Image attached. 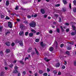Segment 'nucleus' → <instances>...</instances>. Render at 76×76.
Returning a JSON list of instances; mask_svg holds the SVG:
<instances>
[{
    "instance_id": "nucleus-55",
    "label": "nucleus",
    "mask_w": 76,
    "mask_h": 76,
    "mask_svg": "<svg viewBox=\"0 0 76 76\" xmlns=\"http://www.w3.org/2000/svg\"><path fill=\"white\" fill-rule=\"evenodd\" d=\"M47 16H48V15H45L44 16V18H47Z\"/></svg>"
},
{
    "instance_id": "nucleus-13",
    "label": "nucleus",
    "mask_w": 76,
    "mask_h": 76,
    "mask_svg": "<svg viewBox=\"0 0 76 76\" xmlns=\"http://www.w3.org/2000/svg\"><path fill=\"white\" fill-rule=\"evenodd\" d=\"M29 36L30 37H33V35H34V34L32 33H30L29 34Z\"/></svg>"
},
{
    "instance_id": "nucleus-22",
    "label": "nucleus",
    "mask_w": 76,
    "mask_h": 76,
    "mask_svg": "<svg viewBox=\"0 0 76 76\" xmlns=\"http://www.w3.org/2000/svg\"><path fill=\"white\" fill-rule=\"evenodd\" d=\"M60 28L62 32H64V30L63 29V27L62 26H60Z\"/></svg>"
},
{
    "instance_id": "nucleus-57",
    "label": "nucleus",
    "mask_w": 76,
    "mask_h": 76,
    "mask_svg": "<svg viewBox=\"0 0 76 76\" xmlns=\"http://www.w3.org/2000/svg\"><path fill=\"white\" fill-rule=\"evenodd\" d=\"M26 60H29V58L28 57H26L25 59V61H26Z\"/></svg>"
},
{
    "instance_id": "nucleus-10",
    "label": "nucleus",
    "mask_w": 76,
    "mask_h": 76,
    "mask_svg": "<svg viewBox=\"0 0 76 76\" xmlns=\"http://www.w3.org/2000/svg\"><path fill=\"white\" fill-rule=\"evenodd\" d=\"M62 11L63 12H66V8L65 7H64L62 9Z\"/></svg>"
},
{
    "instance_id": "nucleus-8",
    "label": "nucleus",
    "mask_w": 76,
    "mask_h": 76,
    "mask_svg": "<svg viewBox=\"0 0 76 76\" xmlns=\"http://www.w3.org/2000/svg\"><path fill=\"white\" fill-rule=\"evenodd\" d=\"M34 50H35V51L37 54L38 56H39V53L38 52V50H37V49H36V48H34Z\"/></svg>"
},
{
    "instance_id": "nucleus-47",
    "label": "nucleus",
    "mask_w": 76,
    "mask_h": 76,
    "mask_svg": "<svg viewBox=\"0 0 76 76\" xmlns=\"http://www.w3.org/2000/svg\"><path fill=\"white\" fill-rule=\"evenodd\" d=\"M63 46H64V44H61L60 47H61V48H62V47H63Z\"/></svg>"
},
{
    "instance_id": "nucleus-45",
    "label": "nucleus",
    "mask_w": 76,
    "mask_h": 76,
    "mask_svg": "<svg viewBox=\"0 0 76 76\" xmlns=\"http://www.w3.org/2000/svg\"><path fill=\"white\" fill-rule=\"evenodd\" d=\"M18 67L15 66L14 67V69H15V70H18Z\"/></svg>"
},
{
    "instance_id": "nucleus-36",
    "label": "nucleus",
    "mask_w": 76,
    "mask_h": 76,
    "mask_svg": "<svg viewBox=\"0 0 76 76\" xmlns=\"http://www.w3.org/2000/svg\"><path fill=\"white\" fill-rule=\"evenodd\" d=\"M43 75L44 76H47V75H48V74L47 73H45L43 74Z\"/></svg>"
},
{
    "instance_id": "nucleus-27",
    "label": "nucleus",
    "mask_w": 76,
    "mask_h": 76,
    "mask_svg": "<svg viewBox=\"0 0 76 76\" xmlns=\"http://www.w3.org/2000/svg\"><path fill=\"white\" fill-rule=\"evenodd\" d=\"M43 71H42V70H39V73L40 74H42L43 73Z\"/></svg>"
},
{
    "instance_id": "nucleus-25",
    "label": "nucleus",
    "mask_w": 76,
    "mask_h": 76,
    "mask_svg": "<svg viewBox=\"0 0 76 76\" xmlns=\"http://www.w3.org/2000/svg\"><path fill=\"white\" fill-rule=\"evenodd\" d=\"M23 23H25V24H26V25H27L28 23V21L26 20L24 21H23Z\"/></svg>"
},
{
    "instance_id": "nucleus-53",
    "label": "nucleus",
    "mask_w": 76,
    "mask_h": 76,
    "mask_svg": "<svg viewBox=\"0 0 76 76\" xmlns=\"http://www.w3.org/2000/svg\"><path fill=\"white\" fill-rule=\"evenodd\" d=\"M61 72L59 71L58 72V75H61Z\"/></svg>"
},
{
    "instance_id": "nucleus-2",
    "label": "nucleus",
    "mask_w": 76,
    "mask_h": 76,
    "mask_svg": "<svg viewBox=\"0 0 76 76\" xmlns=\"http://www.w3.org/2000/svg\"><path fill=\"white\" fill-rule=\"evenodd\" d=\"M8 26L10 28H12V26H13L12 25V22H8Z\"/></svg>"
},
{
    "instance_id": "nucleus-42",
    "label": "nucleus",
    "mask_w": 76,
    "mask_h": 76,
    "mask_svg": "<svg viewBox=\"0 0 76 76\" xmlns=\"http://www.w3.org/2000/svg\"><path fill=\"white\" fill-rule=\"evenodd\" d=\"M54 16L55 17H56V18H58V16H59L58 15V14H54Z\"/></svg>"
},
{
    "instance_id": "nucleus-37",
    "label": "nucleus",
    "mask_w": 76,
    "mask_h": 76,
    "mask_svg": "<svg viewBox=\"0 0 76 76\" xmlns=\"http://www.w3.org/2000/svg\"><path fill=\"white\" fill-rule=\"evenodd\" d=\"M65 68H66V66L64 65L62 66L61 68L62 69H65Z\"/></svg>"
},
{
    "instance_id": "nucleus-52",
    "label": "nucleus",
    "mask_w": 76,
    "mask_h": 76,
    "mask_svg": "<svg viewBox=\"0 0 76 76\" xmlns=\"http://www.w3.org/2000/svg\"><path fill=\"white\" fill-rule=\"evenodd\" d=\"M1 76H3L4 75V72H1Z\"/></svg>"
},
{
    "instance_id": "nucleus-16",
    "label": "nucleus",
    "mask_w": 76,
    "mask_h": 76,
    "mask_svg": "<svg viewBox=\"0 0 76 76\" xmlns=\"http://www.w3.org/2000/svg\"><path fill=\"white\" fill-rule=\"evenodd\" d=\"M54 50V48L53 47H51L49 48V50L50 51H53Z\"/></svg>"
},
{
    "instance_id": "nucleus-41",
    "label": "nucleus",
    "mask_w": 76,
    "mask_h": 76,
    "mask_svg": "<svg viewBox=\"0 0 76 76\" xmlns=\"http://www.w3.org/2000/svg\"><path fill=\"white\" fill-rule=\"evenodd\" d=\"M73 3L74 4V5L76 6V1L75 0L73 1Z\"/></svg>"
},
{
    "instance_id": "nucleus-23",
    "label": "nucleus",
    "mask_w": 76,
    "mask_h": 76,
    "mask_svg": "<svg viewBox=\"0 0 76 76\" xmlns=\"http://www.w3.org/2000/svg\"><path fill=\"white\" fill-rule=\"evenodd\" d=\"M72 11L74 12H76V7H74L73 8Z\"/></svg>"
},
{
    "instance_id": "nucleus-50",
    "label": "nucleus",
    "mask_w": 76,
    "mask_h": 76,
    "mask_svg": "<svg viewBox=\"0 0 76 76\" xmlns=\"http://www.w3.org/2000/svg\"><path fill=\"white\" fill-rule=\"evenodd\" d=\"M71 35H75V33H74V32H72L71 33Z\"/></svg>"
},
{
    "instance_id": "nucleus-60",
    "label": "nucleus",
    "mask_w": 76,
    "mask_h": 76,
    "mask_svg": "<svg viewBox=\"0 0 76 76\" xmlns=\"http://www.w3.org/2000/svg\"><path fill=\"white\" fill-rule=\"evenodd\" d=\"M65 25L67 26H69V24L68 23H65Z\"/></svg>"
},
{
    "instance_id": "nucleus-39",
    "label": "nucleus",
    "mask_w": 76,
    "mask_h": 76,
    "mask_svg": "<svg viewBox=\"0 0 76 76\" xmlns=\"http://www.w3.org/2000/svg\"><path fill=\"white\" fill-rule=\"evenodd\" d=\"M60 6V4H58L55 5L56 7H59Z\"/></svg>"
},
{
    "instance_id": "nucleus-46",
    "label": "nucleus",
    "mask_w": 76,
    "mask_h": 76,
    "mask_svg": "<svg viewBox=\"0 0 76 76\" xmlns=\"http://www.w3.org/2000/svg\"><path fill=\"white\" fill-rule=\"evenodd\" d=\"M23 75H26V71H24L23 72Z\"/></svg>"
},
{
    "instance_id": "nucleus-14",
    "label": "nucleus",
    "mask_w": 76,
    "mask_h": 76,
    "mask_svg": "<svg viewBox=\"0 0 76 76\" xmlns=\"http://www.w3.org/2000/svg\"><path fill=\"white\" fill-rule=\"evenodd\" d=\"M14 73H18V71L17 69H15L13 71Z\"/></svg>"
},
{
    "instance_id": "nucleus-56",
    "label": "nucleus",
    "mask_w": 76,
    "mask_h": 76,
    "mask_svg": "<svg viewBox=\"0 0 76 76\" xmlns=\"http://www.w3.org/2000/svg\"><path fill=\"white\" fill-rule=\"evenodd\" d=\"M69 7L70 9H72V5L71 4H69Z\"/></svg>"
},
{
    "instance_id": "nucleus-49",
    "label": "nucleus",
    "mask_w": 76,
    "mask_h": 76,
    "mask_svg": "<svg viewBox=\"0 0 76 76\" xmlns=\"http://www.w3.org/2000/svg\"><path fill=\"white\" fill-rule=\"evenodd\" d=\"M0 54L1 55V56L3 55V51H1L0 52Z\"/></svg>"
},
{
    "instance_id": "nucleus-63",
    "label": "nucleus",
    "mask_w": 76,
    "mask_h": 76,
    "mask_svg": "<svg viewBox=\"0 0 76 76\" xmlns=\"http://www.w3.org/2000/svg\"><path fill=\"white\" fill-rule=\"evenodd\" d=\"M37 16H38V15L37 14H35L34 15V18H36V17H37Z\"/></svg>"
},
{
    "instance_id": "nucleus-26",
    "label": "nucleus",
    "mask_w": 76,
    "mask_h": 76,
    "mask_svg": "<svg viewBox=\"0 0 76 76\" xmlns=\"http://www.w3.org/2000/svg\"><path fill=\"white\" fill-rule=\"evenodd\" d=\"M6 6H9V1H7L6 2Z\"/></svg>"
},
{
    "instance_id": "nucleus-44",
    "label": "nucleus",
    "mask_w": 76,
    "mask_h": 76,
    "mask_svg": "<svg viewBox=\"0 0 76 76\" xmlns=\"http://www.w3.org/2000/svg\"><path fill=\"white\" fill-rule=\"evenodd\" d=\"M15 10H18V6H16L15 8Z\"/></svg>"
},
{
    "instance_id": "nucleus-28",
    "label": "nucleus",
    "mask_w": 76,
    "mask_h": 76,
    "mask_svg": "<svg viewBox=\"0 0 76 76\" xmlns=\"http://www.w3.org/2000/svg\"><path fill=\"white\" fill-rule=\"evenodd\" d=\"M3 28V27L2 26H0V32L2 31V29Z\"/></svg>"
},
{
    "instance_id": "nucleus-15",
    "label": "nucleus",
    "mask_w": 76,
    "mask_h": 76,
    "mask_svg": "<svg viewBox=\"0 0 76 76\" xmlns=\"http://www.w3.org/2000/svg\"><path fill=\"white\" fill-rule=\"evenodd\" d=\"M6 53H9L10 52V50L9 49H7L6 50Z\"/></svg>"
},
{
    "instance_id": "nucleus-6",
    "label": "nucleus",
    "mask_w": 76,
    "mask_h": 76,
    "mask_svg": "<svg viewBox=\"0 0 76 76\" xmlns=\"http://www.w3.org/2000/svg\"><path fill=\"white\" fill-rule=\"evenodd\" d=\"M40 44L42 47H44V46H45V45H46V44H44V43L42 42H40Z\"/></svg>"
},
{
    "instance_id": "nucleus-17",
    "label": "nucleus",
    "mask_w": 76,
    "mask_h": 76,
    "mask_svg": "<svg viewBox=\"0 0 76 76\" xmlns=\"http://www.w3.org/2000/svg\"><path fill=\"white\" fill-rule=\"evenodd\" d=\"M66 54H67L68 56H70V52L69 51H66Z\"/></svg>"
},
{
    "instance_id": "nucleus-64",
    "label": "nucleus",
    "mask_w": 76,
    "mask_h": 76,
    "mask_svg": "<svg viewBox=\"0 0 76 76\" xmlns=\"http://www.w3.org/2000/svg\"><path fill=\"white\" fill-rule=\"evenodd\" d=\"M21 75L20 74V73H18V76H20Z\"/></svg>"
},
{
    "instance_id": "nucleus-35",
    "label": "nucleus",
    "mask_w": 76,
    "mask_h": 76,
    "mask_svg": "<svg viewBox=\"0 0 76 76\" xmlns=\"http://www.w3.org/2000/svg\"><path fill=\"white\" fill-rule=\"evenodd\" d=\"M53 73H54V74H55V75H56V74H57V71L55 70H54L53 71Z\"/></svg>"
},
{
    "instance_id": "nucleus-62",
    "label": "nucleus",
    "mask_w": 76,
    "mask_h": 76,
    "mask_svg": "<svg viewBox=\"0 0 76 76\" xmlns=\"http://www.w3.org/2000/svg\"><path fill=\"white\" fill-rule=\"evenodd\" d=\"M47 71L48 72H50V69L48 68L47 69Z\"/></svg>"
},
{
    "instance_id": "nucleus-1",
    "label": "nucleus",
    "mask_w": 76,
    "mask_h": 76,
    "mask_svg": "<svg viewBox=\"0 0 76 76\" xmlns=\"http://www.w3.org/2000/svg\"><path fill=\"white\" fill-rule=\"evenodd\" d=\"M36 25V22L34 21H32L29 24V25L32 28H35Z\"/></svg>"
},
{
    "instance_id": "nucleus-9",
    "label": "nucleus",
    "mask_w": 76,
    "mask_h": 76,
    "mask_svg": "<svg viewBox=\"0 0 76 76\" xmlns=\"http://www.w3.org/2000/svg\"><path fill=\"white\" fill-rule=\"evenodd\" d=\"M32 48L31 47H30L28 50V53H30L31 52V51H32Z\"/></svg>"
},
{
    "instance_id": "nucleus-51",
    "label": "nucleus",
    "mask_w": 76,
    "mask_h": 76,
    "mask_svg": "<svg viewBox=\"0 0 76 76\" xmlns=\"http://www.w3.org/2000/svg\"><path fill=\"white\" fill-rule=\"evenodd\" d=\"M69 28H67V29H66V32H69Z\"/></svg>"
},
{
    "instance_id": "nucleus-59",
    "label": "nucleus",
    "mask_w": 76,
    "mask_h": 76,
    "mask_svg": "<svg viewBox=\"0 0 76 76\" xmlns=\"http://www.w3.org/2000/svg\"><path fill=\"white\" fill-rule=\"evenodd\" d=\"M11 15H12V16H15V15H16V14L15 13H12L11 14Z\"/></svg>"
},
{
    "instance_id": "nucleus-33",
    "label": "nucleus",
    "mask_w": 76,
    "mask_h": 76,
    "mask_svg": "<svg viewBox=\"0 0 76 76\" xmlns=\"http://www.w3.org/2000/svg\"><path fill=\"white\" fill-rule=\"evenodd\" d=\"M19 62L20 63H21V64H24V62L22 61H20Z\"/></svg>"
},
{
    "instance_id": "nucleus-18",
    "label": "nucleus",
    "mask_w": 76,
    "mask_h": 76,
    "mask_svg": "<svg viewBox=\"0 0 76 76\" xmlns=\"http://www.w3.org/2000/svg\"><path fill=\"white\" fill-rule=\"evenodd\" d=\"M56 45L55 47V48L57 49L58 47V43H57V41H56Z\"/></svg>"
},
{
    "instance_id": "nucleus-12",
    "label": "nucleus",
    "mask_w": 76,
    "mask_h": 76,
    "mask_svg": "<svg viewBox=\"0 0 76 76\" xmlns=\"http://www.w3.org/2000/svg\"><path fill=\"white\" fill-rule=\"evenodd\" d=\"M60 66V64L59 63H57L56 65V67H59Z\"/></svg>"
},
{
    "instance_id": "nucleus-24",
    "label": "nucleus",
    "mask_w": 76,
    "mask_h": 76,
    "mask_svg": "<svg viewBox=\"0 0 76 76\" xmlns=\"http://www.w3.org/2000/svg\"><path fill=\"white\" fill-rule=\"evenodd\" d=\"M44 60L45 61H47V62H48L50 61V59H47V58H44Z\"/></svg>"
},
{
    "instance_id": "nucleus-5",
    "label": "nucleus",
    "mask_w": 76,
    "mask_h": 76,
    "mask_svg": "<svg viewBox=\"0 0 76 76\" xmlns=\"http://www.w3.org/2000/svg\"><path fill=\"white\" fill-rule=\"evenodd\" d=\"M24 34L23 31H20L19 33V35L20 36H22Z\"/></svg>"
},
{
    "instance_id": "nucleus-40",
    "label": "nucleus",
    "mask_w": 76,
    "mask_h": 76,
    "mask_svg": "<svg viewBox=\"0 0 76 76\" xmlns=\"http://www.w3.org/2000/svg\"><path fill=\"white\" fill-rule=\"evenodd\" d=\"M59 22H61L62 21H61V18L59 17Z\"/></svg>"
},
{
    "instance_id": "nucleus-3",
    "label": "nucleus",
    "mask_w": 76,
    "mask_h": 76,
    "mask_svg": "<svg viewBox=\"0 0 76 76\" xmlns=\"http://www.w3.org/2000/svg\"><path fill=\"white\" fill-rule=\"evenodd\" d=\"M17 43H19L20 45V46H23V42L22 41H18V40H17Z\"/></svg>"
},
{
    "instance_id": "nucleus-31",
    "label": "nucleus",
    "mask_w": 76,
    "mask_h": 76,
    "mask_svg": "<svg viewBox=\"0 0 76 76\" xmlns=\"http://www.w3.org/2000/svg\"><path fill=\"white\" fill-rule=\"evenodd\" d=\"M56 31L58 32V33H60V29L59 28H56Z\"/></svg>"
},
{
    "instance_id": "nucleus-54",
    "label": "nucleus",
    "mask_w": 76,
    "mask_h": 76,
    "mask_svg": "<svg viewBox=\"0 0 76 76\" xmlns=\"http://www.w3.org/2000/svg\"><path fill=\"white\" fill-rule=\"evenodd\" d=\"M10 67H11V68L13 67V65L12 64L10 65Z\"/></svg>"
},
{
    "instance_id": "nucleus-4",
    "label": "nucleus",
    "mask_w": 76,
    "mask_h": 76,
    "mask_svg": "<svg viewBox=\"0 0 76 76\" xmlns=\"http://www.w3.org/2000/svg\"><path fill=\"white\" fill-rule=\"evenodd\" d=\"M5 45L8 47H9L10 46V42H7L5 43Z\"/></svg>"
},
{
    "instance_id": "nucleus-20",
    "label": "nucleus",
    "mask_w": 76,
    "mask_h": 76,
    "mask_svg": "<svg viewBox=\"0 0 76 76\" xmlns=\"http://www.w3.org/2000/svg\"><path fill=\"white\" fill-rule=\"evenodd\" d=\"M20 26L21 29H23V28H24V25L23 24L20 25Z\"/></svg>"
},
{
    "instance_id": "nucleus-48",
    "label": "nucleus",
    "mask_w": 76,
    "mask_h": 76,
    "mask_svg": "<svg viewBox=\"0 0 76 76\" xmlns=\"http://www.w3.org/2000/svg\"><path fill=\"white\" fill-rule=\"evenodd\" d=\"M21 9H22V10H26V9H25L23 8V7H21Z\"/></svg>"
},
{
    "instance_id": "nucleus-43",
    "label": "nucleus",
    "mask_w": 76,
    "mask_h": 76,
    "mask_svg": "<svg viewBox=\"0 0 76 76\" xmlns=\"http://www.w3.org/2000/svg\"><path fill=\"white\" fill-rule=\"evenodd\" d=\"M27 18L28 19H31V16L29 15H28L27 16Z\"/></svg>"
},
{
    "instance_id": "nucleus-61",
    "label": "nucleus",
    "mask_w": 76,
    "mask_h": 76,
    "mask_svg": "<svg viewBox=\"0 0 76 76\" xmlns=\"http://www.w3.org/2000/svg\"><path fill=\"white\" fill-rule=\"evenodd\" d=\"M74 64L75 66H76V60H75V61H74Z\"/></svg>"
},
{
    "instance_id": "nucleus-19",
    "label": "nucleus",
    "mask_w": 76,
    "mask_h": 76,
    "mask_svg": "<svg viewBox=\"0 0 76 76\" xmlns=\"http://www.w3.org/2000/svg\"><path fill=\"white\" fill-rule=\"evenodd\" d=\"M72 27L73 31H75V30H76V27H75V26L72 25Z\"/></svg>"
},
{
    "instance_id": "nucleus-38",
    "label": "nucleus",
    "mask_w": 76,
    "mask_h": 76,
    "mask_svg": "<svg viewBox=\"0 0 76 76\" xmlns=\"http://www.w3.org/2000/svg\"><path fill=\"white\" fill-rule=\"evenodd\" d=\"M28 34H29L28 32H26L25 33V35H26V36H28Z\"/></svg>"
},
{
    "instance_id": "nucleus-29",
    "label": "nucleus",
    "mask_w": 76,
    "mask_h": 76,
    "mask_svg": "<svg viewBox=\"0 0 76 76\" xmlns=\"http://www.w3.org/2000/svg\"><path fill=\"white\" fill-rule=\"evenodd\" d=\"M31 32H33V33H34V34L36 33V31L34 29H31Z\"/></svg>"
},
{
    "instance_id": "nucleus-11",
    "label": "nucleus",
    "mask_w": 76,
    "mask_h": 76,
    "mask_svg": "<svg viewBox=\"0 0 76 76\" xmlns=\"http://www.w3.org/2000/svg\"><path fill=\"white\" fill-rule=\"evenodd\" d=\"M10 33V31L9 30H6V32L5 33V35H7V34Z\"/></svg>"
},
{
    "instance_id": "nucleus-21",
    "label": "nucleus",
    "mask_w": 76,
    "mask_h": 76,
    "mask_svg": "<svg viewBox=\"0 0 76 76\" xmlns=\"http://www.w3.org/2000/svg\"><path fill=\"white\" fill-rule=\"evenodd\" d=\"M63 3L64 4H66L67 3L66 0H63Z\"/></svg>"
},
{
    "instance_id": "nucleus-58",
    "label": "nucleus",
    "mask_w": 76,
    "mask_h": 76,
    "mask_svg": "<svg viewBox=\"0 0 76 76\" xmlns=\"http://www.w3.org/2000/svg\"><path fill=\"white\" fill-rule=\"evenodd\" d=\"M15 43H12V44H11V45L12 46H14L15 45Z\"/></svg>"
},
{
    "instance_id": "nucleus-7",
    "label": "nucleus",
    "mask_w": 76,
    "mask_h": 76,
    "mask_svg": "<svg viewBox=\"0 0 76 76\" xmlns=\"http://www.w3.org/2000/svg\"><path fill=\"white\" fill-rule=\"evenodd\" d=\"M41 12L42 14H44L45 13V10L44 9H41Z\"/></svg>"
},
{
    "instance_id": "nucleus-34",
    "label": "nucleus",
    "mask_w": 76,
    "mask_h": 76,
    "mask_svg": "<svg viewBox=\"0 0 76 76\" xmlns=\"http://www.w3.org/2000/svg\"><path fill=\"white\" fill-rule=\"evenodd\" d=\"M4 18V15H1V19H3V18Z\"/></svg>"
},
{
    "instance_id": "nucleus-30",
    "label": "nucleus",
    "mask_w": 76,
    "mask_h": 76,
    "mask_svg": "<svg viewBox=\"0 0 76 76\" xmlns=\"http://www.w3.org/2000/svg\"><path fill=\"white\" fill-rule=\"evenodd\" d=\"M39 41V39H35V42H38Z\"/></svg>"
},
{
    "instance_id": "nucleus-32",
    "label": "nucleus",
    "mask_w": 76,
    "mask_h": 76,
    "mask_svg": "<svg viewBox=\"0 0 76 76\" xmlns=\"http://www.w3.org/2000/svg\"><path fill=\"white\" fill-rule=\"evenodd\" d=\"M5 19L6 20H10V18L8 17V16H6Z\"/></svg>"
}]
</instances>
